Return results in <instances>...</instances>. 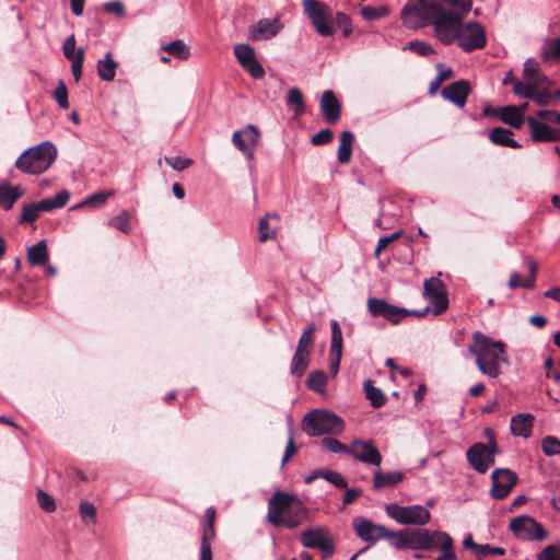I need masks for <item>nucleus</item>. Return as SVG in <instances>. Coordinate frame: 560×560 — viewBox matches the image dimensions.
<instances>
[{
	"label": "nucleus",
	"instance_id": "393cba45",
	"mask_svg": "<svg viewBox=\"0 0 560 560\" xmlns=\"http://www.w3.org/2000/svg\"><path fill=\"white\" fill-rule=\"evenodd\" d=\"M534 416L530 413H518L511 419V433L515 436L527 439L532 434Z\"/></svg>",
	"mask_w": 560,
	"mask_h": 560
},
{
	"label": "nucleus",
	"instance_id": "13d9d810",
	"mask_svg": "<svg viewBox=\"0 0 560 560\" xmlns=\"http://www.w3.org/2000/svg\"><path fill=\"white\" fill-rule=\"evenodd\" d=\"M52 96L61 108L66 109L69 107L68 90L62 81L59 82Z\"/></svg>",
	"mask_w": 560,
	"mask_h": 560
},
{
	"label": "nucleus",
	"instance_id": "4c0bfd02",
	"mask_svg": "<svg viewBox=\"0 0 560 560\" xmlns=\"http://www.w3.org/2000/svg\"><path fill=\"white\" fill-rule=\"evenodd\" d=\"M162 50L183 60L190 56L189 46H187L182 39H176L163 45Z\"/></svg>",
	"mask_w": 560,
	"mask_h": 560
},
{
	"label": "nucleus",
	"instance_id": "bb28decb",
	"mask_svg": "<svg viewBox=\"0 0 560 560\" xmlns=\"http://www.w3.org/2000/svg\"><path fill=\"white\" fill-rule=\"evenodd\" d=\"M522 77L523 84L530 85V88L539 86L545 80V77L539 72L538 62L533 58H529L524 62Z\"/></svg>",
	"mask_w": 560,
	"mask_h": 560
},
{
	"label": "nucleus",
	"instance_id": "338daca9",
	"mask_svg": "<svg viewBox=\"0 0 560 560\" xmlns=\"http://www.w3.org/2000/svg\"><path fill=\"white\" fill-rule=\"evenodd\" d=\"M83 60H84V49L79 48L75 55V58L72 61L71 70L72 73L78 81L82 74V67H83Z\"/></svg>",
	"mask_w": 560,
	"mask_h": 560
},
{
	"label": "nucleus",
	"instance_id": "f704fd0d",
	"mask_svg": "<svg viewBox=\"0 0 560 560\" xmlns=\"http://www.w3.org/2000/svg\"><path fill=\"white\" fill-rule=\"evenodd\" d=\"M27 259L32 265L42 266L48 260L47 245L45 241H39L31 246L27 252Z\"/></svg>",
	"mask_w": 560,
	"mask_h": 560
},
{
	"label": "nucleus",
	"instance_id": "a19ab883",
	"mask_svg": "<svg viewBox=\"0 0 560 560\" xmlns=\"http://www.w3.org/2000/svg\"><path fill=\"white\" fill-rule=\"evenodd\" d=\"M316 330L314 323H308L303 330L296 347V351H310L314 342V332Z\"/></svg>",
	"mask_w": 560,
	"mask_h": 560
},
{
	"label": "nucleus",
	"instance_id": "a18cd8bd",
	"mask_svg": "<svg viewBox=\"0 0 560 560\" xmlns=\"http://www.w3.org/2000/svg\"><path fill=\"white\" fill-rule=\"evenodd\" d=\"M327 384V376L324 372L317 371L308 375L307 386L316 392L324 393Z\"/></svg>",
	"mask_w": 560,
	"mask_h": 560
},
{
	"label": "nucleus",
	"instance_id": "bf43d9fd",
	"mask_svg": "<svg viewBox=\"0 0 560 560\" xmlns=\"http://www.w3.org/2000/svg\"><path fill=\"white\" fill-rule=\"evenodd\" d=\"M165 162L175 171H184L192 164V160L180 156H166Z\"/></svg>",
	"mask_w": 560,
	"mask_h": 560
},
{
	"label": "nucleus",
	"instance_id": "aec40b11",
	"mask_svg": "<svg viewBox=\"0 0 560 560\" xmlns=\"http://www.w3.org/2000/svg\"><path fill=\"white\" fill-rule=\"evenodd\" d=\"M526 121L534 141L553 142L560 140V127H550L548 124L535 117H527Z\"/></svg>",
	"mask_w": 560,
	"mask_h": 560
},
{
	"label": "nucleus",
	"instance_id": "5701e85b",
	"mask_svg": "<svg viewBox=\"0 0 560 560\" xmlns=\"http://www.w3.org/2000/svg\"><path fill=\"white\" fill-rule=\"evenodd\" d=\"M342 357V331L337 320L331 322V343L329 351V370L337 375Z\"/></svg>",
	"mask_w": 560,
	"mask_h": 560
},
{
	"label": "nucleus",
	"instance_id": "680f3d73",
	"mask_svg": "<svg viewBox=\"0 0 560 560\" xmlns=\"http://www.w3.org/2000/svg\"><path fill=\"white\" fill-rule=\"evenodd\" d=\"M334 138V133L330 129H322L317 133H315L312 139L311 143L314 145H324L329 143Z\"/></svg>",
	"mask_w": 560,
	"mask_h": 560
},
{
	"label": "nucleus",
	"instance_id": "0eeeda50",
	"mask_svg": "<svg viewBox=\"0 0 560 560\" xmlns=\"http://www.w3.org/2000/svg\"><path fill=\"white\" fill-rule=\"evenodd\" d=\"M302 8L318 35L327 37L336 33V18L329 5L318 0H302Z\"/></svg>",
	"mask_w": 560,
	"mask_h": 560
},
{
	"label": "nucleus",
	"instance_id": "3c124183",
	"mask_svg": "<svg viewBox=\"0 0 560 560\" xmlns=\"http://www.w3.org/2000/svg\"><path fill=\"white\" fill-rule=\"evenodd\" d=\"M322 445L324 448L335 454H349V446H346L334 438H324L322 440Z\"/></svg>",
	"mask_w": 560,
	"mask_h": 560
},
{
	"label": "nucleus",
	"instance_id": "6ab92c4d",
	"mask_svg": "<svg viewBox=\"0 0 560 560\" xmlns=\"http://www.w3.org/2000/svg\"><path fill=\"white\" fill-rule=\"evenodd\" d=\"M259 140V130L254 125H247L245 128L233 132L232 142L249 160L254 159V151Z\"/></svg>",
	"mask_w": 560,
	"mask_h": 560
},
{
	"label": "nucleus",
	"instance_id": "f257e3e1",
	"mask_svg": "<svg viewBox=\"0 0 560 560\" xmlns=\"http://www.w3.org/2000/svg\"><path fill=\"white\" fill-rule=\"evenodd\" d=\"M435 37L444 45H456L464 52L483 49L487 46V32L479 21L446 18L434 30Z\"/></svg>",
	"mask_w": 560,
	"mask_h": 560
},
{
	"label": "nucleus",
	"instance_id": "c756f323",
	"mask_svg": "<svg viewBox=\"0 0 560 560\" xmlns=\"http://www.w3.org/2000/svg\"><path fill=\"white\" fill-rule=\"evenodd\" d=\"M516 95L520 97L533 100L537 105L544 106L550 103L551 95L546 91L539 90V86L526 85L522 88L517 85Z\"/></svg>",
	"mask_w": 560,
	"mask_h": 560
},
{
	"label": "nucleus",
	"instance_id": "e433bc0d",
	"mask_svg": "<svg viewBox=\"0 0 560 560\" xmlns=\"http://www.w3.org/2000/svg\"><path fill=\"white\" fill-rule=\"evenodd\" d=\"M310 361V351H296L291 362V374L295 377H301L307 369Z\"/></svg>",
	"mask_w": 560,
	"mask_h": 560
},
{
	"label": "nucleus",
	"instance_id": "ddd939ff",
	"mask_svg": "<svg viewBox=\"0 0 560 560\" xmlns=\"http://www.w3.org/2000/svg\"><path fill=\"white\" fill-rule=\"evenodd\" d=\"M446 533L439 530H429V529H413L407 530V549L412 550H430L433 548H438L441 544V540L446 539Z\"/></svg>",
	"mask_w": 560,
	"mask_h": 560
},
{
	"label": "nucleus",
	"instance_id": "7c9ffc66",
	"mask_svg": "<svg viewBox=\"0 0 560 560\" xmlns=\"http://www.w3.org/2000/svg\"><path fill=\"white\" fill-rule=\"evenodd\" d=\"M513 132L509 129L497 127L493 128L489 133V139L492 143L501 147H508L513 149L521 148V144L514 140Z\"/></svg>",
	"mask_w": 560,
	"mask_h": 560
},
{
	"label": "nucleus",
	"instance_id": "7ed1b4c3",
	"mask_svg": "<svg viewBox=\"0 0 560 560\" xmlns=\"http://www.w3.org/2000/svg\"><path fill=\"white\" fill-rule=\"evenodd\" d=\"M307 517V509L292 493L276 491L268 502L267 520L276 527L295 528Z\"/></svg>",
	"mask_w": 560,
	"mask_h": 560
},
{
	"label": "nucleus",
	"instance_id": "20e7f679",
	"mask_svg": "<svg viewBox=\"0 0 560 560\" xmlns=\"http://www.w3.org/2000/svg\"><path fill=\"white\" fill-rule=\"evenodd\" d=\"M57 158L56 147L45 141L24 151L15 162V167L27 174H42L47 171Z\"/></svg>",
	"mask_w": 560,
	"mask_h": 560
},
{
	"label": "nucleus",
	"instance_id": "2f4dec72",
	"mask_svg": "<svg viewBox=\"0 0 560 560\" xmlns=\"http://www.w3.org/2000/svg\"><path fill=\"white\" fill-rule=\"evenodd\" d=\"M118 63L114 60L112 52H107L105 57L97 61V74L106 82L114 80Z\"/></svg>",
	"mask_w": 560,
	"mask_h": 560
},
{
	"label": "nucleus",
	"instance_id": "c03bdc74",
	"mask_svg": "<svg viewBox=\"0 0 560 560\" xmlns=\"http://www.w3.org/2000/svg\"><path fill=\"white\" fill-rule=\"evenodd\" d=\"M108 225L124 232L129 233L130 226V213L127 210H121L117 215L113 217L108 221Z\"/></svg>",
	"mask_w": 560,
	"mask_h": 560
},
{
	"label": "nucleus",
	"instance_id": "4d7b16f0",
	"mask_svg": "<svg viewBox=\"0 0 560 560\" xmlns=\"http://www.w3.org/2000/svg\"><path fill=\"white\" fill-rule=\"evenodd\" d=\"M322 478L341 489H345L348 486L345 477L337 471L324 470V472L322 474Z\"/></svg>",
	"mask_w": 560,
	"mask_h": 560
},
{
	"label": "nucleus",
	"instance_id": "774afa93",
	"mask_svg": "<svg viewBox=\"0 0 560 560\" xmlns=\"http://www.w3.org/2000/svg\"><path fill=\"white\" fill-rule=\"evenodd\" d=\"M206 526L203 529V534L208 536H215L214 530V520H215V510L213 508H208L206 511Z\"/></svg>",
	"mask_w": 560,
	"mask_h": 560
},
{
	"label": "nucleus",
	"instance_id": "6e6552de",
	"mask_svg": "<svg viewBox=\"0 0 560 560\" xmlns=\"http://www.w3.org/2000/svg\"><path fill=\"white\" fill-rule=\"evenodd\" d=\"M485 432L489 438V443H476L466 453L469 465L479 474L487 472L494 465V457L499 452L492 430L487 429Z\"/></svg>",
	"mask_w": 560,
	"mask_h": 560
},
{
	"label": "nucleus",
	"instance_id": "e2e57ef3",
	"mask_svg": "<svg viewBox=\"0 0 560 560\" xmlns=\"http://www.w3.org/2000/svg\"><path fill=\"white\" fill-rule=\"evenodd\" d=\"M243 68L254 78L262 79L265 77V70L261 63L256 59L243 66Z\"/></svg>",
	"mask_w": 560,
	"mask_h": 560
},
{
	"label": "nucleus",
	"instance_id": "b1692460",
	"mask_svg": "<svg viewBox=\"0 0 560 560\" xmlns=\"http://www.w3.org/2000/svg\"><path fill=\"white\" fill-rule=\"evenodd\" d=\"M319 107L327 122L335 124L340 119V103L332 91L326 90L323 93L319 101Z\"/></svg>",
	"mask_w": 560,
	"mask_h": 560
},
{
	"label": "nucleus",
	"instance_id": "8fccbe9b",
	"mask_svg": "<svg viewBox=\"0 0 560 560\" xmlns=\"http://www.w3.org/2000/svg\"><path fill=\"white\" fill-rule=\"evenodd\" d=\"M384 538L388 539L389 544L397 549H407V530L390 532L387 529V535Z\"/></svg>",
	"mask_w": 560,
	"mask_h": 560
},
{
	"label": "nucleus",
	"instance_id": "ea45409f",
	"mask_svg": "<svg viewBox=\"0 0 560 560\" xmlns=\"http://www.w3.org/2000/svg\"><path fill=\"white\" fill-rule=\"evenodd\" d=\"M114 195H115V190H113V189L97 191V192L91 195L90 197H88L86 199H84L81 203L72 207L71 209L72 210L78 209L82 206H101V205H104L107 201V199Z\"/></svg>",
	"mask_w": 560,
	"mask_h": 560
},
{
	"label": "nucleus",
	"instance_id": "a878e982",
	"mask_svg": "<svg viewBox=\"0 0 560 560\" xmlns=\"http://www.w3.org/2000/svg\"><path fill=\"white\" fill-rule=\"evenodd\" d=\"M24 195L22 186H12L8 182L0 183V207L10 210L15 201Z\"/></svg>",
	"mask_w": 560,
	"mask_h": 560
},
{
	"label": "nucleus",
	"instance_id": "39448f33",
	"mask_svg": "<svg viewBox=\"0 0 560 560\" xmlns=\"http://www.w3.org/2000/svg\"><path fill=\"white\" fill-rule=\"evenodd\" d=\"M302 428L311 436L339 434L345 429V422L336 413L326 410H314L304 417Z\"/></svg>",
	"mask_w": 560,
	"mask_h": 560
},
{
	"label": "nucleus",
	"instance_id": "a211bd4d",
	"mask_svg": "<svg viewBox=\"0 0 560 560\" xmlns=\"http://www.w3.org/2000/svg\"><path fill=\"white\" fill-rule=\"evenodd\" d=\"M491 479V497L502 500L511 492L516 483L517 477L512 470L508 468H500L492 471Z\"/></svg>",
	"mask_w": 560,
	"mask_h": 560
},
{
	"label": "nucleus",
	"instance_id": "dca6fc26",
	"mask_svg": "<svg viewBox=\"0 0 560 560\" xmlns=\"http://www.w3.org/2000/svg\"><path fill=\"white\" fill-rule=\"evenodd\" d=\"M423 296L432 303L434 315L442 314L448 307L445 285L439 278L432 277L424 281Z\"/></svg>",
	"mask_w": 560,
	"mask_h": 560
},
{
	"label": "nucleus",
	"instance_id": "f8f14e48",
	"mask_svg": "<svg viewBox=\"0 0 560 560\" xmlns=\"http://www.w3.org/2000/svg\"><path fill=\"white\" fill-rule=\"evenodd\" d=\"M301 544L306 548L320 550L324 558L331 556L335 549L327 528L320 526L304 530L301 534Z\"/></svg>",
	"mask_w": 560,
	"mask_h": 560
},
{
	"label": "nucleus",
	"instance_id": "6e6d98bb",
	"mask_svg": "<svg viewBox=\"0 0 560 560\" xmlns=\"http://www.w3.org/2000/svg\"><path fill=\"white\" fill-rule=\"evenodd\" d=\"M37 502L39 506L46 512H54L56 510V503L54 498L43 490H38L36 493Z\"/></svg>",
	"mask_w": 560,
	"mask_h": 560
},
{
	"label": "nucleus",
	"instance_id": "09e8293b",
	"mask_svg": "<svg viewBox=\"0 0 560 560\" xmlns=\"http://www.w3.org/2000/svg\"><path fill=\"white\" fill-rule=\"evenodd\" d=\"M38 202L24 205L20 218V223H32L34 222L40 212Z\"/></svg>",
	"mask_w": 560,
	"mask_h": 560
},
{
	"label": "nucleus",
	"instance_id": "4468645a",
	"mask_svg": "<svg viewBox=\"0 0 560 560\" xmlns=\"http://www.w3.org/2000/svg\"><path fill=\"white\" fill-rule=\"evenodd\" d=\"M436 5V20L434 21V30L440 22L445 21L446 18H455L457 20L464 16L471 10L472 0H434Z\"/></svg>",
	"mask_w": 560,
	"mask_h": 560
},
{
	"label": "nucleus",
	"instance_id": "2eb2a0df",
	"mask_svg": "<svg viewBox=\"0 0 560 560\" xmlns=\"http://www.w3.org/2000/svg\"><path fill=\"white\" fill-rule=\"evenodd\" d=\"M357 460L372 466L382 464V454L371 440L354 439L349 445V454Z\"/></svg>",
	"mask_w": 560,
	"mask_h": 560
},
{
	"label": "nucleus",
	"instance_id": "79ce46f5",
	"mask_svg": "<svg viewBox=\"0 0 560 560\" xmlns=\"http://www.w3.org/2000/svg\"><path fill=\"white\" fill-rule=\"evenodd\" d=\"M234 54L241 66H245L256 59L255 50L247 44H237L234 46Z\"/></svg>",
	"mask_w": 560,
	"mask_h": 560
},
{
	"label": "nucleus",
	"instance_id": "0e129e2a",
	"mask_svg": "<svg viewBox=\"0 0 560 560\" xmlns=\"http://www.w3.org/2000/svg\"><path fill=\"white\" fill-rule=\"evenodd\" d=\"M538 560H560V548L553 545L545 547L538 553Z\"/></svg>",
	"mask_w": 560,
	"mask_h": 560
},
{
	"label": "nucleus",
	"instance_id": "69168bd1",
	"mask_svg": "<svg viewBox=\"0 0 560 560\" xmlns=\"http://www.w3.org/2000/svg\"><path fill=\"white\" fill-rule=\"evenodd\" d=\"M214 536H208L202 534L201 546H200V560H212V551L210 541Z\"/></svg>",
	"mask_w": 560,
	"mask_h": 560
},
{
	"label": "nucleus",
	"instance_id": "603ef678",
	"mask_svg": "<svg viewBox=\"0 0 560 560\" xmlns=\"http://www.w3.org/2000/svg\"><path fill=\"white\" fill-rule=\"evenodd\" d=\"M541 448L545 455H560V440L555 436H546L541 441Z\"/></svg>",
	"mask_w": 560,
	"mask_h": 560
},
{
	"label": "nucleus",
	"instance_id": "864d4df0",
	"mask_svg": "<svg viewBox=\"0 0 560 560\" xmlns=\"http://www.w3.org/2000/svg\"><path fill=\"white\" fill-rule=\"evenodd\" d=\"M405 49L412 50L420 56H429L434 54L432 45L423 40H411L408 43Z\"/></svg>",
	"mask_w": 560,
	"mask_h": 560
},
{
	"label": "nucleus",
	"instance_id": "58836bf2",
	"mask_svg": "<svg viewBox=\"0 0 560 560\" xmlns=\"http://www.w3.org/2000/svg\"><path fill=\"white\" fill-rule=\"evenodd\" d=\"M364 393L365 397L371 401V405L374 408L382 407L386 401V397L383 392L380 388L373 386L371 380L364 382Z\"/></svg>",
	"mask_w": 560,
	"mask_h": 560
},
{
	"label": "nucleus",
	"instance_id": "9d476101",
	"mask_svg": "<svg viewBox=\"0 0 560 560\" xmlns=\"http://www.w3.org/2000/svg\"><path fill=\"white\" fill-rule=\"evenodd\" d=\"M368 310L372 316H381L394 325L399 324L400 320L406 316L415 315L421 317L429 312V307L424 308L421 312L416 310H408L405 307L393 305L388 303L386 300L378 298H370L368 300Z\"/></svg>",
	"mask_w": 560,
	"mask_h": 560
},
{
	"label": "nucleus",
	"instance_id": "c85d7f7f",
	"mask_svg": "<svg viewBox=\"0 0 560 560\" xmlns=\"http://www.w3.org/2000/svg\"><path fill=\"white\" fill-rule=\"evenodd\" d=\"M404 479V474L399 470L383 472L376 470L373 475V488L380 490L387 487H394Z\"/></svg>",
	"mask_w": 560,
	"mask_h": 560
},
{
	"label": "nucleus",
	"instance_id": "37998d69",
	"mask_svg": "<svg viewBox=\"0 0 560 560\" xmlns=\"http://www.w3.org/2000/svg\"><path fill=\"white\" fill-rule=\"evenodd\" d=\"M541 54L546 61L560 60V36L556 39L546 40Z\"/></svg>",
	"mask_w": 560,
	"mask_h": 560
},
{
	"label": "nucleus",
	"instance_id": "4be33fe9",
	"mask_svg": "<svg viewBox=\"0 0 560 560\" xmlns=\"http://www.w3.org/2000/svg\"><path fill=\"white\" fill-rule=\"evenodd\" d=\"M283 25L279 19H260L256 24L249 26L248 38L250 40L271 39L277 36Z\"/></svg>",
	"mask_w": 560,
	"mask_h": 560
},
{
	"label": "nucleus",
	"instance_id": "1a4fd4ad",
	"mask_svg": "<svg viewBox=\"0 0 560 560\" xmlns=\"http://www.w3.org/2000/svg\"><path fill=\"white\" fill-rule=\"evenodd\" d=\"M387 515L402 525H418L423 526L430 522V511L420 504L402 506L397 503H389L385 505Z\"/></svg>",
	"mask_w": 560,
	"mask_h": 560
},
{
	"label": "nucleus",
	"instance_id": "423d86ee",
	"mask_svg": "<svg viewBox=\"0 0 560 560\" xmlns=\"http://www.w3.org/2000/svg\"><path fill=\"white\" fill-rule=\"evenodd\" d=\"M402 23L408 28H419L432 25L436 20L434 0H409L401 11Z\"/></svg>",
	"mask_w": 560,
	"mask_h": 560
},
{
	"label": "nucleus",
	"instance_id": "052dcab7",
	"mask_svg": "<svg viewBox=\"0 0 560 560\" xmlns=\"http://www.w3.org/2000/svg\"><path fill=\"white\" fill-rule=\"evenodd\" d=\"M537 118L546 124H555L560 126V113L556 110L541 109L537 112Z\"/></svg>",
	"mask_w": 560,
	"mask_h": 560
},
{
	"label": "nucleus",
	"instance_id": "473e14b6",
	"mask_svg": "<svg viewBox=\"0 0 560 560\" xmlns=\"http://www.w3.org/2000/svg\"><path fill=\"white\" fill-rule=\"evenodd\" d=\"M354 136L351 131L345 130L340 135V143L338 148V161L341 164L351 160Z\"/></svg>",
	"mask_w": 560,
	"mask_h": 560
},
{
	"label": "nucleus",
	"instance_id": "cd10ccee",
	"mask_svg": "<svg viewBox=\"0 0 560 560\" xmlns=\"http://www.w3.org/2000/svg\"><path fill=\"white\" fill-rule=\"evenodd\" d=\"M498 117L504 124L517 129L523 126L525 120L522 109L514 105L500 107L498 109Z\"/></svg>",
	"mask_w": 560,
	"mask_h": 560
},
{
	"label": "nucleus",
	"instance_id": "49530a36",
	"mask_svg": "<svg viewBox=\"0 0 560 560\" xmlns=\"http://www.w3.org/2000/svg\"><path fill=\"white\" fill-rule=\"evenodd\" d=\"M269 219L279 220L277 214H267L265 218L259 221V240L260 242H266L276 236V231L269 226Z\"/></svg>",
	"mask_w": 560,
	"mask_h": 560
},
{
	"label": "nucleus",
	"instance_id": "de8ad7c7",
	"mask_svg": "<svg viewBox=\"0 0 560 560\" xmlns=\"http://www.w3.org/2000/svg\"><path fill=\"white\" fill-rule=\"evenodd\" d=\"M438 548H440L441 555L435 560H457L454 551V542L448 534L446 535V539L441 540Z\"/></svg>",
	"mask_w": 560,
	"mask_h": 560
},
{
	"label": "nucleus",
	"instance_id": "f3484780",
	"mask_svg": "<svg viewBox=\"0 0 560 560\" xmlns=\"http://www.w3.org/2000/svg\"><path fill=\"white\" fill-rule=\"evenodd\" d=\"M352 525L359 538L371 545L384 539L387 535V528L385 526L375 524L371 520L362 516L354 517Z\"/></svg>",
	"mask_w": 560,
	"mask_h": 560
},
{
	"label": "nucleus",
	"instance_id": "f03ea898",
	"mask_svg": "<svg viewBox=\"0 0 560 560\" xmlns=\"http://www.w3.org/2000/svg\"><path fill=\"white\" fill-rule=\"evenodd\" d=\"M468 351L476 357V365L478 370L492 378L501 374V365L509 362L505 352V345L497 341L481 331L472 334V343Z\"/></svg>",
	"mask_w": 560,
	"mask_h": 560
},
{
	"label": "nucleus",
	"instance_id": "9b49d317",
	"mask_svg": "<svg viewBox=\"0 0 560 560\" xmlns=\"http://www.w3.org/2000/svg\"><path fill=\"white\" fill-rule=\"evenodd\" d=\"M509 528L521 540L539 541L547 537V532L544 527L528 515H520L512 518Z\"/></svg>",
	"mask_w": 560,
	"mask_h": 560
},
{
	"label": "nucleus",
	"instance_id": "5fc2aeb1",
	"mask_svg": "<svg viewBox=\"0 0 560 560\" xmlns=\"http://www.w3.org/2000/svg\"><path fill=\"white\" fill-rule=\"evenodd\" d=\"M361 14L365 20L374 21L383 16H386L388 14V9L385 7H364L361 10Z\"/></svg>",
	"mask_w": 560,
	"mask_h": 560
},
{
	"label": "nucleus",
	"instance_id": "c9c22d12",
	"mask_svg": "<svg viewBox=\"0 0 560 560\" xmlns=\"http://www.w3.org/2000/svg\"><path fill=\"white\" fill-rule=\"evenodd\" d=\"M285 103H287V106L289 108H291L296 116L304 113L305 102H304V97H303V94L300 89L291 88L288 91Z\"/></svg>",
	"mask_w": 560,
	"mask_h": 560
},
{
	"label": "nucleus",
	"instance_id": "72a5a7b5",
	"mask_svg": "<svg viewBox=\"0 0 560 560\" xmlns=\"http://www.w3.org/2000/svg\"><path fill=\"white\" fill-rule=\"evenodd\" d=\"M70 199L68 190H61L51 198H45L38 201L42 211H51L63 208Z\"/></svg>",
	"mask_w": 560,
	"mask_h": 560
},
{
	"label": "nucleus",
	"instance_id": "412c9836",
	"mask_svg": "<svg viewBox=\"0 0 560 560\" xmlns=\"http://www.w3.org/2000/svg\"><path fill=\"white\" fill-rule=\"evenodd\" d=\"M471 93L470 83L467 80L455 81L442 89L441 95L455 106L463 108Z\"/></svg>",
	"mask_w": 560,
	"mask_h": 560
}]
</instances>
